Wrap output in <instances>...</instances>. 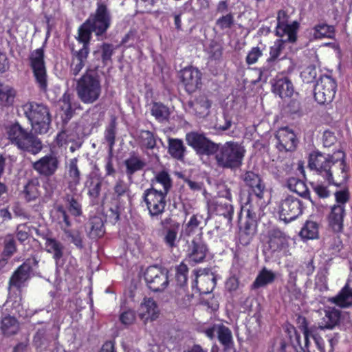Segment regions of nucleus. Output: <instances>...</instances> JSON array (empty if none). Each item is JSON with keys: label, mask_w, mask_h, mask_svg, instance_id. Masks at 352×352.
<instances>
[{"label": "nucleus", "mask_w": 352, "mask_h": 352, "mask_svg": "<svg viewBox=\"0 0 352 352\" xmlns=\"http://www.w3.org/2000/svg\"><path fill=\"white\" fill-rule=\"evenodd\" d=\"M345 158L346 154L341 150L327 155L314 151L309 155L308 167L322 177L328 186L340 187L347 182L349 177V167Z\"/></svg>", "instance_id": "1"}, {"label": "nucleus", "mask_w": 352, "mask_h": 352, "mask_svg": "<svg viewBox=\"0 0 352 352\" xmlns=\"http://www.w3.org/2000/svg\"><path fill=\"white\" fill-rule=\"evenodd\" d=\"M151 114L159 122L168 121L170 115V109L161 102H153L151 104Z\"/></svg>", "instance_id": "44"}, {"label": "nucleus", "mask_w": 352, "mask_h": 352, "mask_svg": "<svg viewBox=\"0 0 352 352\" xmlns=\"http://www.w3.org/2000/svg\"><path fill=\"white\" fill-rule=\"evenodd\" d=\"M287 41L283 38L276 39L274 45L270 47V56L267 59L277 63V60L285 47Z\"/></svg>", "instance_id": "55"}, {"label": "nucleus", "mask_w": 352, "mask_h": 352, "mask_svg": "<svg viewBox=\"0 0 352 352\" xmlns=\"http://www.w3.org/2000/svg\"><path fill=\"white\" fill-rule=\"evenodd\" d=\"M305 208L302 200L292 195H287L279 204L280 219L286 223L291 222L300 216Z\"/></svg>", "instance_id": "10"}, {"label": "nucleus", "mask_w": 352, "mask_h": 352, "mask_svg": "<svg viewBox=\"0 0 352 352\" xmlns=\"http://www.w3.org/2000/svg\"><path fill=\"white\" fill-rule=\"evenodd\" d=\"M160 225L162 230L164 232V243L170 248L176 247L177 234L180 228L179 223L173 220V218L169 216L161 220Z\"/></svg>", "instance_id": "20"}, {"label": "nucleus", "mask_w": 352, "mask_h": 352, "mask_svg": "<svg viewBox=\"0 0 352 352\" xmlns=\"http://www.w3.org/2000/svg\"><path fill=\"white\" fill-rule=\"evenodd\" d=\"M29 66L32 70L34 82L39 91L47 93L48 91V75L45 61V51L43 47L36 49L30 52Z\"/></svg>", "instance_id": "6"}, {"label": "nucleus", "mask_w": 352, "mask_h": 352, "mask_svg": "<svg viewBox=\"0 0 352 352\" xmlns=\"http://www.w3.org/2000/svg\"><path fill=\"white\" fill-rule=\"evenodd\" d=\"M201 72L196 67H187L180 71V80L188 94H192L201 87Z\"/></svg>", "instance_id": "16"}, {"label": "nucleus", "mask_w": 352, "mask_h": 352, "mask_svg": "<svg viewBox=\"0 0 352 352\" xmlns=\"http://www.w3.org/2000/svg\"><path fill=\"white\" fill-rule=\"evenodd\" d=\"M94 32L89 25V21H85L78 30L76 40L82 43V49L89 50V43L91 38V33Z\"/></svg>", "instance_id": "43"}, {"label": "nucleus", "mask_w": 352, "mask_h": 352, "mask_svg": "<svg viewBox=\"0 0 352 352\" xmlns=\"http://www.w3.org/2000/svg\"><path fill=\"white\" fill-rule=\"evenodd\" d=\"M324 315L322 318L321 329H333L340 324L342 311L335 307H327L324 310Z\"/></svg>", "instance_id": "28"}, {"label": "nucleus", "mask_w": 352, "mask_h": 352, "mask_svg": "<svg viewBox=\"0 0 352 352\" xmlns=\"http://www.w3.org/2000/svg\"><path fill=\"white\" fill-rule=\"evenodd\" d=\"M241 178L244 186L248 188L249 195H254L258 200L264 198L266 184L258 173L247 170L241 175Z\"/></svg>", "instance_id": "14"}, {"label": "nucleus", "mask_w": 352, "mask_h": 352, "mask_svg": "<svg viewBox=\"0 0 352 352\" xmlns=\"http://www.w3.org/2000/svg\"><path fill=\"white\" fill-rule=\"evenodd\" d=\"M168 274L166 269L153 265L146 269L144 278L151 290L154 292H161L164 291L169 284Z\"/></svg>", "instance_id": "9"}, {"label": "nucleus", "mask_w": 352, "mask_h": 352, "mask_svg": "<svg viewBox=\"0 0 352 352\" xmlns=\"http://www.w3.org/2000/svg\"><path fill=\"white\" fill-rule=\"evenodd\" d=\"M39 183L36 179H30L25 185L22 193L28 202L35 200L39 196Z\"/></svg>", "instance_id": "49"}, {"label": "nucleus", "mask_w": 352, "mask_h": 352, "mask_svg": "<svg viewBox=\"0 0 352 352\" xmlns=\"http://www.w3.org/2000/svg\"><path fill=\"white\" fill-rule=\"evenodd\" d=\"M16 90L10 85L0 83V106L10 107L14 104Z\"/></svg>", "instance_id": "40"}, {"label": "nucleus", "mask_w": 352, "mask_h": 352, "mask_svg": "<svg viewBox=\"0 0 352 352\" xmlns=\"http://www.w3.org/2000/svg\"><path fill=\"white\" fill-rule=\"evenodd\" d=\"M276 63L267 58L265 63L260 67H255L254 70L258 73V78L253 83L258 82L266 83L270 77L272 76V73L276 71Z\"/></svg>", "instance_id": "35"}, {"label": "nucleus", "mask_w": 352, "mask_h": 352, "mask_svg": "<svg viewBox=\"0 0 352 352\" xmlns=\"http://www.w3.org/2000/svg\"><path fill=\"white\" fill-rule=\"evenodd\" d=\"M155 184L162 186V189L158 190L159 191L168 195L173 187V179L167 170H162L157 172L151 179V186Z\"/></svg>", "instance_id": "36"}, {"label": "nucleus", "mask_w": 352, "mask_h": 352, "mask_svg": "<svg viewBox=\"0 0 352 352\" xmlns=\"http://www.w3.org/2000/svg\"><path fill=\"white\" fill-rule=\"evenodd\" d=\"M331 302L341 307L352 305V289L348 283H346L339 293L331 298Z\"/></svg>", "instance_id": "42"}, {"label": "nucleus", "mask_w": 352, "mask_h": 352, "mask_svg": "<svg viewBox=\"0 0 352 352\" xmlns=\"http://www.w3.org/2000/svg\"><path fill=\"white\" fill-rule=\"evenodd\" d=\"M186 141L197 154L201 155H213L216 151L217 143L208 138L204 133L195 131L187 133Z\"/></svg>", "instance_id": "13"}, {"label": "nucleus", "mask_w": 352, "mask_h": 352, "mask_svg": "<svg viewBox=\"0 0 352 352\" xmlns=\"http://www.w3.org/2000/svg\"><path fill=\"white\" fill-rule=\"evenodd\" d=\"M125 174L129 182L133 181L134 174L144 169L146 163L140 156L132 155L124 161Z\"/></svg>", "instance_id": "30"}, {"label": "nucleus", "mask_w": 352, "mask_h": 352, "mask_svg": "<svg viewBox=\"0 0 352 352\" xmlns=\"http://www.w3.org/2000/svg\"><path fill=\"white\" fill-rule=\"evenodd\" d=\"M272 91L281 98L291 97L294 93L292 81L287 77L277 78L272 85Z\"/></svg>", "instance_id": "33"}, {"label": "nucleus", "mask_w": 352, "mask_h": 352, "mask_svg": "<svg viewBox=\"0 0 352 352\" xmlns=\"http://www.w3.org/2000/svg\"><path fill=\"white\" fill-rule=\"evenodd\" d=\"M77 163V158L72 159L69 162L68 170V174L72 179V182L76 186L78 185L80 181V172L78 168Z\"/></svg>", "instance_id": "61"}, {"label": "nucleus", "mask_w": 352, "mask_h": 352, "mask_svg": "<svg viewBox=\"0 0 352 352\" xmlns=\"http://www.w3.org/2000/svg\"><path fill=\"white\" fill-rule=\"evenodd\" d=\"M30 227L28 226L27 223L18 225L16 230L17 240L23 244L30 237Z\"/></svg>", "instance_id": "63"}, {"label": "nucleus", "mask_w": 352, "mask_h": 352, "mask_svg": "<svg viewBox=\"0 0 352 352\" xmlns=\"http://www.w3.org/2000/svg\"><path fill=\"white\" fill-rule=\"evenodd\" d=\"M268 249L272 253L280 252L289 246L288 236L278 228H273L267 232Z\"/></svg>", "instance_id": "19"}, {"label": "nucleus", "mask_w": 352, "mask_h": 352, "mask_svg": "<svg viewBox=\"0 0 352 352\" xmlns=\"http://www.w3.org/2000/svg\"><path fill=\"white\" fill-rule=\"evenodd\" d=\"M346 215L344 206L333 205L327 216L329 228L335 233H340L344 229V218Z\"/></svg>", "instance_id": "22"}, {"label": "nucleus", "mask_w": 352, "mask_h": 352, "mask_svg": "<svg viewBox=\"0 0 352 352\" xmlns=\"http://www.w3.org/2000/svg\"><path fill=\"white\" fill-rule=\"evenodd\" d=\"M22 109L36 133L45 134L48 132L52 119L47 105L32 101L24 104Z\"/></svg>", "instance_id": "4"}, {"label": "nucleus", "mask_w": 352, "mask_h": 352, "mask_svg": "<svg viewBox=\"0 0 352 352\" xmlns=\"http://www.w3.org/2000/svg\"><path fill=\"white\" fill-rule=\"evenodd\" d=\"M239 219V241L243 246H247L251 243L256 232L257 219L246 217L243 223L241 217Z\"/></svg>", "instance_id": "21"}, {"label": "nucleus", "mask_w": 352, "mask_h": 352, "mask_svg": "<svg viewBox=\"0 0 352 352\" xmlns=\"http://www.w3.org/2000/svg\"><path fill=\"white\" fill-rule=\"evenodd\" d=\"M187 152L184 142L178 138H169L168 140V153L175 160L184 162Z\"/></svg>", "instance_id": "32"}, {"label": "nucleus", "mask_w": 352, "mask_h": 352, "mask_svg": "<svg viewBox=\"0 0 352 352\" xmlns=\"http://www.w3.org/2000/svg\"><path fill=\"white\" fill-rule=\"evenodd\" d=\"M206 269L203 270V272ZM200 272H202V270H194L195 280L193 282L192 287H196L200 294H210L216 286V278L213 274L209 275L206 274L201 276L203 272L199 274Z\"/></svg>", "instance_id": "23"}, {"label": "nucleus", "mask_w": 352, "mask_h": 352, "mask_svg": "<svg viewBox=\"0 0 352 352\" xmlns=\"http://www.w3.org/2000/svg\"><path fill=\"white\" fill-rule=\"evenodd\" d=\"M76 93L84 104H91L96 102L102 93L100 76L97 74H84L77 81Z\"/></svg>", "instance_id": "5"}, {"label": "nucleus", "mask_w": 352, "mask_h": 352, "mask_svg": "<svg viewBox=\"0 0 352 352\" xmlns=\"http://www.w3.org/2000/svg\"><path fill=\"white\" fill-rule=\"evenodd\" d=\"M167 194L159 191L153 186L146 189L142 196L148 214L153 220H159L165 212Z\"/></svg>", "instance_id": "7"}, {"label": "nucleus", "mask_w": 352, "mask_h": 352, "mask_svg": "<svg viewBox=\"0 0 352 352\" xmlns=\"http://www.w3.org/2000/svg\"><path fill=\"white\" fill-rule=\"evenodd\" d=\"M202 217L197 214H192L184 226L185 235L189 236L194 234L201 223Z\"/></svg>", "instance_id": "60"}, {"label": "nucleus", "mask_w": 352, "mask_h": 352, "mask_svg": "<svg viewBox=\"0 0 352 352\" xmlns=\"http://www.w3.org/2000/svg\"><path fill=\"white\" fill-rule=\"evenodd\" d=\"M314 36L316 38H332L335 36V28L333 25L322 23L316 25L314 28Z\"/></svg>", "instance_id": "50"}, {"label": "nucleus", "mask_w": 352, "mask_h": 352, "mask_svg": "<svg viewBox=\"0 0 352 352\" xmlns=\"http://www.w3.org/2000/svg\"><path fill=\"white\" fill-rule=\"evenodd\" d=\"M191 111L199 118H204L209 113L211 102L204 95H200L188 102Z\"/></svg>", "instance_id": "27"}, {"label": "nucleus", "mask_w": 352, "mask_h": 352, "mask_svg": "<svg viewBox=\"0 0 352 352\" xmlns=\"http://www.w3.org/2000/svg\"><path fill=\"white\" fill-rule=\"evenodd\" d=\"M59 160L54 154H47L32 163V168L41 176L49 179L55 175Z\"/></svg>", "instance_id": "15"}, {"label": "nucleus", "mask_w": 352, "mask_h": 352, "mask_svg": "<svg viewBox=\"0 0 352 352\" xmlns=\"http://www.w3.org/2000/svg\"><path fill=\"white\" fill-rule=\"evenodd\" d=\"M276 148L279 151H294L298 144V139L294 132L288 127L279 129L276 133Z\"/></svg>", "instance_id": "17"}, {"label": "nucleus", "mask_w": 352, "mask_h": 352, "mask_svg": "<svg viewBox=\"0 0 352 352\" xmlns=\"http://www.w3.org/2000/svg\"><path fill=\"white\" fill-rule=\"evenodd\" d=\"M276 278L275 274L267 270L266 267H263L258 274L254 281L251 285L252 289H257L261 287L267 286L269 284L272 283Z\"/></svg>", "instance_id": "38"}, {"label": "nucleus", "mask_w": 352, "mask_h": 352, "mask_svg": "<svg viewBox=\"0 0 352 352\" xmlns=\"http://www.w3.org/2000/svg\"><path fill=\"white\" fill-rule=\"evenodd\" d=\"M337 81L330 75L323 74L316 82L314 97L319 104H329L333 100L337 91Z\"/></svg>", "instance_id": "8"}, {"label": "nucleus", "mask_w": 352, "mask_h": 352, "mask_svg": "<svg viewBox=\"0 0 352 352\" xmlns=\"http://www.w3.org/2000/svg\"><path fill=\"white\" fill-rule=\"evenodd\" d=\"M232 193L230 189H226L223 197L214 198L208 203V210L212 214L223 216L230 224L232 223L234 208L232 204Z\"/></svg>", "instance_id": "12"}, {"label": "nucleus", "mask_w": 352, "mask_h": 352, "mask_svg": "<svg viewBox=\"0 0 352 352\" xmlns=\"http://www.w3.org/2000/svg\"><path fill=\"white\" fill-rule=\"evenodd\" d=\"M116 124L115 121L111 122L109 126L107 127L104 132V139L108 143L109 151L111 154L115 142H116Z\"/></svg>", "instance_id": "58"}, {"label": "nucleus", "mask_w": 352, "mask_h": 352, "mask_svg": "<svg viewBox=\"0 0 352 352\" xmlns=\"http://www.w3.org/2000/svg\"><path fill=\"white\" fill-rule=\"evenodd\" d=\"M66 236L70 240L77 248H83V240L80 232L78 230L69 229L63 232Z\"/></svg>", "instance_id": "62"}, {"label": "nucleus", "mask_w": 352, "mask_h": 352, "mask_svg": "<svg viewBox=\"0 0 352 352\" xmlns=\"http://www.w3.org/2000/svg\"><path fill=\"white\" fill-rule=\"evenodd\" d=\"M89 54V50L82 48L76 51L72 50V59L70 69L74 76H77L85 67Z\"/></svg>", "instance_id": "31"}, {"label": "nucleus", "mask_w": 352, "mask_h": 352, "mask_svg": "<svg viewBox=\"0 0 352 352\" xmlns=\"http://www.w3.org/2000/svg\"><path fill=\"white\" fill-rule=\"evenodd\" d=\"M87 21H89V25L96 36L104 34L111 25V14L107 5L98 2L94 14H91Z\"/></svg>", "instance_id": "11"}, {"label": "nucleus", "mask_w": 352, "mask_h": 352, "mask_svg": "<svg viewBox=\"0 0 352 352\" xmlns=\"http://www.w3.org/2000/svg\"><path fill=\"white\" fill-rule=\"evenodd\" d=\"M113 195L115 199L120 201L123 197H130L131 189L130 185L123 179H118L113 188Z\"/></svg>", "instance_id": "52"}, {"label": "nucleus", "mask_w": 352, "mask_h": 352, "mask_svg": "<svg viewBox=\"0 0 352 352\" xmlns=\"http://www.w3.org/2000/svg\"><path fill=\"white\" fill-rule=\"evenodd\" d=\"M208 250V245L202 239H193L188 249L187 259L190 263H201L205 261Z\"/></svg>", "instance_id": "18"}, {"label": "nucleus", "mask_w": 352, "mask_h": 352, "mask_svg": "<svg viewBox=\"0 0 352 352\" xmlns=\"http://www.w3.org/2000/svg\"><path fill=\"white\" fill-rule=\"evenodd\" d=\"M7 133L11 143L23 151L36 155L43 148L40 139L32 132L24 129L17 122L8 127Z\"/></svg>", "instance_id": "3"}, {"label": "nucleus", "mask_w": 352, "mask_h": 352, "mask_svg": "<svg viewBox=\"0 0 352 352\" xmlns=\"http://www.w3.org/2000/svg\"><path fill=\"white\" fill-rule=\"evenodd\" d=\"M87 195L93 203H96L100 195L102 188V181L100 178L95 177H89L87 182Z\"/></svg>", "instance_id": "46"}, {"label": "nucleus", "mask_w": 352, "mask_h": 352, "mask_svg": "<svg viewBox=\"0 0 352 352\" xmlns=\"http://www.w3.org/2000/svg\"><path fill=\"white\" fill-rule=\"evenodd\" d=\"M319 226L313 221H307L300 232V236L303 239H315L319 236Z\"/></svg>", "instance_id": "48"}, {"label": "nucleus", "mask_w": 352, "mask_h": 352, "mask_svg": "<svg viewBox=\"0 0 352 352\" xmlns=\"http://www.w3.org/2000/svg\"><path fill=\"white\" fill-rule=\"evenodd\" d=\"M0 328L3 335L13 336L18 333L19 323L14 316H7L2 318Z\"/></svg>", "instance_id": "45"}, {"label": "nucleus", "mask_w": 352, "mask_h": 352, "mask_svg": "<svg viewBox=\"0 0 352 352\" xmlns=\"http://www.w3.org/2000/svg\"><path fill=\"white\" fill-rule=\"evenodd\" d=\"M261 210L257 200H254L252 195H248L245 202L241 205V212L239 217H241L243 213H245L246 217L257 219V215Z\"/></svg>", "instance_id": "37"}, {"label": "nucleus", "mask_w": 352, "mask_h": 352, "mask_svg": "<svg viewBox=\"0 0 352 352\" xmlns=\"http://www.w3.org/2000/svg\"><path fill=\"white\" fill-rule=\"evenodd\" d=\"M175 278L177 285L181 287L187 285L188 267L184 262L180 263L175 266Z\"/></svg>", "instance_id": "54"}, {"label": "nucleus", "mask_w": 352, "mask_h": 352, "mask_svg": "<svg viewBox=\"0 0 352 352\" xmlns=\"http://www.w3.org/2000/svg\"><path fill=\"white\" fill-rule=\"evenodd\" d=\"M287 186L291 191L296 192L302 198L310 200L309 188L302 179L294 177H289L287 179Z\"/></svg>", "instance_id": "34"}, {"label": "nucleus", "mask_w": 352, "mask_h": 352, "mask_svg": "<svg viewBox=\"0 0 352 352\" xmlns=\"http://www.w3.org/2000/svg\"><path fill=\"white\" fill-rule=\"evenodd\" d=\"M57 221L61 230L65 232L70 229L72 221L67 214V210L63 206H58L56 208Z\"/></svg>", "instance_id": "57"}, {"label": "nucleus", "mask_w": 352, "mask_h": 352, "mask_svg": "<svg viewBox=\"0 0 352 352\" xmlns=\"http://www.w3.org/2000/svg\"><path fill=\"white\" fill-rule=\"evenodd\" d=\"M157 304L152 298H144L140 305L142 314L146 315L147 318H150L151 320H155L157 318Z\"/></svg>", "instance_id": "51"}, {"label": "nucleus", "mask_w": 352, "mask_h": 352, "mask_svg": "<svg viewBox=\"0 0 352 352\" xmlns=\"http://www.w3.org/2000/svg\"><path fill=\"white\" fill-rule=\"evenodd\" d=\"M45 239V250L48 253L52 254L56 263H58L63 256V245L54 238L46 236Z\"/></svg>", "instance_id": "39"}, {"label": "nucleus", "mask_w": 352, "mask_h": 352, "mask_svg": "<svg viewBox=\"0 0 352 352\" xmlns=\"http://www.w3.org/2000/svg\"><path fill=\"white\" fill-rule=\"evenodd\" d=\"M300 28V23L297 21H294L291 23H285L275 28V35L282 38L285 36H287V38L285 39L287 43H294L298 39V31Z\"/></svg>", "instance_id": "24"}, {"label": "nucleus", "mask_w": 352, "mask_h": 352, "mask_svg": "<svg viewBox=\"0 0 352 352\" xmlns=\"http://www.w3.org/2000/svg\"><path fill=\"white\" fill-rule=\"evenodd\" d=\"M116 47L113 44L108 43H103L100 45L101 50V60L104 65H107L112 62V56Z\"/></svg>", "instance_id": "59"}, {"label": "nucleus", "mask_w": 352, "mask_h": 352, "mask_svg": "<svg viewBox=\"0 0 352 352\" xmlns=\"http://www.w3.org/2000/svg\"><path fill=\"white\" fill-rule=\"evenodd\" d=\"M31 269L30 265L25 263L19 265L10 277L9 286L20 290L24 283L29 278Z\"/></svg>", "instance_id": "29"}, {"label": "nucleus", "mask_w": 352, "mask_h": 352, "mask_svg": "<svg viewBox=\"0 0 352 352\" xmlns=\"http://www.w3.org/2000/svg\"><path fill=\"white\" fill-rule=\"evenodd\" d=\"M343 248V243L339 236L333 237L329 243L327 249L328 254L330 256H337Z\"/></svg>", "instance_id": "64"}, {"label": "nucleus", "mask_w": 352, "mask_h": 352, "mask_svg": "<svg viewBox=\"0 0 352 352\" xmlns=\"http://www.w3.org/2000/svg\"><path fill=\"white\" fill-rule=\"evenodd\" d=\"M217 338L223 346L224 352H228L230 349L234 348L232 331L228 327L222 324L218 326Z\"/></svg>", "instance_id": "41"}, {"label": "nucleus", "mask_w": 352, "mask_h": 352, "mask_svg": "<svg viewBox=\"0 0 352 352\" xmlns=\"http://www.w3.org/2000/svg\"><path fill=\"white\" fill-rule=\"evenodd\" d=\"M85 230L87 236L95 240L103 237L106 232L104 221L98 216H94L89 219Z\"/></svg>", "instance_id": "25"}, {"label": "nucleus", "mask_w": 352, "mask_h": 352, "mask_svg": "<svg viewBox=\"0 0 352 352\" xmlns=\"http://www.w3.org/2000/svg\"><path fill=\"white\" fill-rule=\"evenodd\" d=\"M234 14L232 12H229L218 18L216 20L215 25L219 30L223 31L231 29L234 25Z\"/></svg>", "instance_id": "56"}, {"label": "nucleus", "mask_w": 352, "mask_h": 352, "mask_svg": "<svg viewBox=\"0 0 352 352\" xmlns=\"http://www.w3.org/2000/svg\"><path fill=\"white\" fill-rule=\"evenodd\" d=\"M299 329H300L304 336V345L302 346L301 344L300 335L298 332L295 331V338L292 344L293 347L296 352H311L310 350L309 349V346L310 344V330L308 327V322L305 318H302V322L299 326Z\"/></svg>", "instance_id": "26"}, {"label": "nucleus", "mask_w": 352, "mask_h": 352, "mask_svg": "<svg viewBox=\"0 0 352 352\" xmlns=\"http://www.w3.org/2000/svg\"><path fill=\"white\" fill-rule=\"evenodd\" d=\"M215 150L214 159L219 167L236 170L242 166L246 150L241 143L228 141L217 144Z\"/></svg>", "instance_id": "2"}, {"label": "nucleus", "mask_w": 352, "mask_h": 352, "mask_svg": "<svg viewBox=\"0 0 352 352\" xmlns=\"http://www.w3.org/2000/svg\"><path fill=\"white\" fill-rule=\"evenodd\" d=\"M141 147L147 150H153L157 144V135L148 130H141L139 135Z\"/></svg>", "instance_id": "47"}, {"label": "nucleus", "mask_w": 352, "mask_h": 352, "mask_svg": "<svg viewBox=\"0 0 352 352\" xmlns=\"http://www.w3.org/2000/svg\"><path fill=\"white\" fill-rule=\"evenodd\" d=\"M73 95L68 91L63 94L62 98L60 99V107L65 112L67 119L69 120L73 116L74 108L75 104H72Z\"/></svg>", "instance_id": "53"}]
</instances>
